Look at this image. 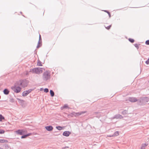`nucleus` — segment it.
Listing matches in <instances>:
<instances>
[{
    "mask_svg": "<svg viewBox=\"0 0 149 149\" xmlns=\"http://www.w3.org/2000/svg\"><path fill=\"white\" fill-rule=\"evenodd\" d=\"M29 82V81L26 79H21L17 81L15 84L24 88L27 87Z\"/></svg>",
    "mask_w": 149,
    "mask_h": 149,
    "instance_id": "obj_1",
    "label": "nucleus"
},
{
    "mask_svg": "<svg viewBox=\"0 0 149 149\" xmlns=\"http://www.w3.org/2000/svg\"><path fill=\"white\" fill-rule=\"evenodd\" d=\"M42 68H35L32 69H30L29 72H32L33 73H35L39 74L42 72Z\"/></svg>",
    "mask_w": 149,
    "mask_h": 149,
    "instance_id": "obj_2",
    "label": "nucleus"
},
{
    "mask_svg": "<svg viewBox=\"0 0 149 149\" xmlns=\"http://www.w3.org/2000/svg\"><path fill=\"white\" fill-rule=\"evenodd\" d=\"M43 79L44 81H47L50 78V73L47 71L44 72L42 76Z\"/></svg>",
    "mask_w": 149,
    "mask_h": 149,
    "instance_id": "obj_3",
    "label": "nucleus"
},
{
    "mask_svg": "<svg viewBox=\"0 0 149 149\" xmlns=\"http://www.w3.org/2000/svg\"><path fill=\"white\" fill-rule=\"evenodd\" d=\"M15 85H16L12 86L11 88L15 92L18 93L21 91L22 90V88L19 86H17V85L16 84Z\"/></svg>",
    "mask_w": 149,
    "mask_h": 149,
    "instance_id": "obj_4",
    "label": "nucleus"
},
{
    "mask_svg": "<svg viewBox=\"0 0 149 149\" xmlns=\"http://www.w3.org/2000/svg\"><path fill=\"white\" fill-rule=\"evenodd\" d=\"M33 89H29L28 90H26L24 91L22 93V95L23 96H26L29 93H30Z\"/></svg>",
    "mask_w": 149,
    "mask_h": 149,
    "instance_id": "obj_5",
    "label": "nucleus"
},
{
    "mask_svg": "<svg viewBox=\"0 0 149 149\" xmlns=\"http://www.w3.org/2000/svg\"><path fill=\"white\" fill-rule=\"evenodd\" d=\"M42 45V39L41 35L39 34V40L38 42V45L37 46V48H38L40 47Z\"/></svg>",
    "mask_w": 149,
    "mask_h": 149,
    "instance_id": "obj_6",
    "label": "nucleus"
},
{
    "mask_svg": "<svg viewBox=\"0 0 149 149\" xmlns=\"http://www.w3.org/2000/svg\"><path fill=\"white\" fill-rule=\"evenodd\" d=\"M16 132L17 134L21 135L24 134V131L23 130H18L16 131Z\"/></svg>",
    "mask_w": 149,
    "mask_h": 149,
    "instance_id": "obj_7",
    "label": "nucleus"
},
{
    "mask_svg": "<svg viewBox=\"0 0 149 149\" xmlns=\"http://www.w3.org/2000/svg\"><path fill=\"white\" fill-rule=\"evenodd\" d=\"M95 115H97L95 117L98 118H99L101 116H103L104 115L101 112H95Z\"/></svg>",
    "mask_w": 149,
    "mask_h": 149,
    "instance_id": "obj_8",
    "label": "nucleus"
},
{
    "mask_svg": "<svg viewBox=\"0 0 149 149\" xmlns=\"http://www.w3.org/2000/svg\"><path fill=\"white\" fill-rule=\"evenodd\" d=\"M45 128L48 131H52L53 129V127L51 125L46 126L45 127Z\"/></svg>",
    "mask_w": 149,
    "mask_h": 149,
    "instance_id": "obj_9",
    "label": "nucleus"
},
{
    "mask_svg": "<svg viewBox=\"0 0 149 149\" xmlns=\"http://www.w3.org/2000/svg\"><path fill=\"white\" fill-rule=\"evenodd\" d=\"M123 118V117L120 114H116L113 117V119H121Z\"/></svg>",
    "mask_w": 149,
    "mask_h": 149,
    "instance_id": "obj_10",
    "label": "nucleus"
},
{
    "mask_svg": "<svg viewBox=\"0 0 149 149\" xmlns=\"http://www.w3.org/2000/svg\"><path fill=\"white\" fill-rule=\"evenodd\" d=\"M129 100L130 101L132 102H135L137 101L136 97H130L129 98Z\"/></svg>",
    "mask_w": 149,
    "mask_h": 149,
    "instance_id": "obj_11",
    "label": "nucleus"
},
{
    "mask_svg": "<svg viewBox=\"0 0 149 149\" xmlns=\"http://www.w3.org/2000/svg\"><path fill=\"white\" fill-rule=\"evenodd\" d=\"M71 132L68 131L64 132L63 133V135L64 136L68 137L71 134Z\"/></svg>",
    "mask_w": 149,
    "mask_h": 149,
    "instance_id": "obj_12",
    "label": "nucleus"
},
{
    "mask_svg": "<svg viewBox=\"0 0 149 149\" xmlns=\"http://www.w3.org/2000/svg\"><path fill=\"white\" fill-rule=\"evenodd\" d=\"M17 99L18 100L19 103H20L21 105L23 106L24 104V103L25 102L24 100H23L20 99L18 98H17Z\"/></svg>",
    "mask_w": 149,
    "mask_h": 149,
    "instance_id": "obj_13",
    "label": "nucleus"
},
{
    "mask_svg": "<svg viewBox=\"0 0 149 149\" xmlns=\"http://www.w3.org/2000/svg\"><path fill=\"white\" fill-rule=\"evenodd\" d=\"M31 133H29L27 134L22 135L21 137L22 139L26 138L27 136L31 135Z\"/></svg>",
    "mask_w": 149,
    "mask_h": 149,
    "instance_id": "obj_14",
    "label": "nucleus"
},
{
    "mask_svg": "<svg viewBox=\"0 0 149 149\" xmlns=\"http://www.w3.org/2000/svg\"><path fill=\"white\" fill-rule=\"evenodd\" d=\"M3 92L4 94L6 95L8 94L10 92L9 91L7 88H5L3 90Z\"/></svg>",
    "mask_w": 149,
    "mask_h": 149,
    "instance_id": "obj_15",
    "label": "nucleus"
},
{
    "mask_svg": "<svg viewBox=\"0 0 149 149\" xmlns=\"http://www.w3.org/2000/svg\"><path fill=\"white\" fill-rule=\"evenodd\" d=\"M142 100L145 102H147L149 101V98L147 97H143L142 98Z\"/></svg>",
    "mask_w": 149,
    "mask_h": 149,
    "instance_id": "obj_16",
    "label": "nucleus"
},
{
    "mask_svg": "<svg viewBox=\"0 0 149 149\" xmlns=\"http://www.w3.org/2000/svg\"><path fill=\"white\" fill-rule=\"evenodd\" d=\"M148 145V144L146 143H142L141 145L140 149H145V147L147 146Z\"/></svg>",
    "mask_w": 149,
    "mask_h": 149,
    "instance_id": "obj_17",
    "label": "nucleus"
},
{
    "mask_svg": "<svg viewBox=\"0 0 149 149\" xmlns=\"http://www.w3.org/2000/svg\"><path fill=\"white\" fill-rule=\"evenodd\" d=\"M86 112V111H80L78 112L75 113L76 115L78 116H79L81 115L82 114L85 113Z\"/></svg>",
    "mask_w": 149,
    "mask_h": 149,
    "instance_id": "obj_18",
    "label": "nucleus"
},
{
    "mask_svg": "<svg viewBox=\"0 0 149 149\" xmlns=\"http://www.w3.org/2000/svg\"><path fill=\"white\" fill-rule=\"evenodd\" d=\"M8 141L7 140L4 139H0V143H7Z\"/></svg>",
    "mask_w": 149,
    "mask_h": 149,
    "instance_id": "obj_19",
    "label": "nucleus"
},
{
    "mask_svg": "<svg viewBox=\"0 0 149 149\" xmlns=\"http://www.w3.org/2000/svg\"><path fill=\"white\" fill-rule=\"evenodd\" d=\"M119 134V132L118 131H116L113 134L112 136H117Z\"/></svg>",
    "mask_w": 149,
    "mask_h": 149,
    "instance_id": "obj_20",
    "label": "nucleus"
},
{
    "mask_svg": "<svg viewBox=\"0 0 149 149\" xmlns=\"http://www.w3.org/2000/svg\"><path fill=\"white\" fill-rule=\"evenodd\" d=\"M50 95L51 97H53L54 95V92L52 90H50Z\"/></svg>",
    "mask_w": 149,
    "mask_h": 149,
    "instance_id": "obj_21",
    "label": "nucleus"
},
{
    "mask_svg": "<svg viewBox=\"0 0 149 149\" xmlns=\"http://www.w3.org/2000/svg\"><path fill=\"white\" fill-rule=\"evenodd\" d=\"M128 113V111L127 110H124L121 113L123 115H125L127 114Z\"/></svg>",
    "mask_w": 149,
    "mask_h": 149,
    "instance_id": "obj_22",
    "label": "nucleus"
},
{
    "mask_svg": "<svg viewBox=\"0 0 149 149\" xmlns=\"http://www.w3.org/2000/svg\"><path fill=\"white\" fill-rule=\"evenodd\" d=\"M56 128L59 130H61L63 129L62 127L61 126H58L56 127Z\"/></svg>",
    "mask_w": 149,
    "mask_h": 149,
    "instance_id": "obj_23",
    "label": "nucleus"
},
{
    "mask_svg": "<svg viewBox=\"0 0 149 149\" xmlns=\"http://www.w3.org/2000/svg\"><path fill=\"white\" fill-rule=\"evenodd\" d=\"M37 65L38 66H42V64L41 63V62L38 60V61L37 63Z\"/></svg>",
    "mask_w": 149,
    "mask_h": 149,
    "instance_id": "obj_24",
    "label": "nucleus"
},
{
    "mask_svg": "<svg viewBox=\"0 0 149 149\" xmlns=\"http://www.w3.org/2000/svg\"><path fill=\"white\" fill-rule=\"evenodd\" d=\"M128 40L130 42L132 43H133L134 41V39L131 38H129Z\"/></svg>",
    "mask_w": 149,
    "mask_h": 149,
    "instance_id": "obj_25",
    "label": "nucleus"
},
{
    "mask_svg": "<svg viewBox=\"0 0 149 149\" xmlns=\"http://www.w3.org/2000/svg\"><path fill=\"white\" fill-rule=\"evenodd\" d=\"M4 119V118L1 114H0V121H1L2 120Z\"/></svg>",
    "mask_w": 149,
    "mask_h": 149,
    "instance_id": "obj_26",
    "label": "nucleus"
},
{
    "mask_svg": "<svg viewBox=\"0 0 149 149\" xmlns=\"http://www.w3.org/2000/svg\"><path fill=\"white\" fill-rule=\"evenodd\" d=\"M63 108H65V109H67V108L69 109V107H68V105L67 104H64L63 107Z\"/></svg>",
    "mask_w": 149,
    "mask_h": 149,
    "instance_id": "obj_27",
    "label": "nucleus"
},
{
    "mask_svg": "<svg viewBox=\"0 0 149 149\" xmlns=\"http://www.w3.org/2000/svg\"><path fill=\"white\" fill-rule=\"evenodd\" d=\"M44 92L46 93H47L49 92V89L47 88H45L44 89Z\"/></svg>",
    "mask_w": 149,
    "mask_h": 149,
    "instance_id": "obj_28",
    "label": "nucleus"
},
{
    "mask_svg": "<svg viewBox=\"0 0 149 149\" xmlns=\"http://www.w3.org/2000/svg\"><path fill=\"white\" fill-rule=\"evenodd\" d=\"M5 132V131L1 129H0V134H3Z\"/></svg>",
    "mask_w": 149,
    "mask_h": 149,
    "instance_id": "obj_29",
    "label": "nucleus"
},
{
    "mask_svg": "<svg viewBox=\"0 0 149 149\" xmlns=\"http://www.w3.org/2000/svg\"><path fill=\"white\" fill-rule=\"evenodd\" d=\"M134 46L137 48V49H138L139 48V47L138 45L137 44H134Z\"/></svg>",
    "mask_w": 149,
    "mask_h": 149,
    "instance_id": "obj_30",
    "label": "nucleus"
},
{
    "mask_svg": "<svg viewBox=\"0 0 149 149\" xmlns=\"http://www.w3.org/2000/svg\"><path fill=\"white\" fill-rule=\"evenodd\" d=\"M4 146H5L6 148H9L8 145L7 144H4Z\"/></svg>",
    "mask_w": 149,
    "mask_h": 149,
    "instance_id": "obj_31",
    "label": "nucleus"
},
{
    "mask_svg": "<svg viewBox=\"0 0 149 149\" xmlns=\"http://www.w3.org/2000/svg\"><path fill=\"white\" fill-rule=\"evenodd\" d=\"M145 63L147 65L149 64V58H148V60L146 61Z\"/></svg>",
    "mask_w": 149,
    "mask_h": 149,
    "instance_id": "obj_32",
    "label": "nucleus"
},
{
    "mask_svg": "<svg viewBox=\"0 0 149 149\" xmlns=\"http://www.w3.org/2000/svg\"><path fill=\"white\" fill-rule=\"evenodd\" d=\"M111 26V25H110L106 28L107 29L109 30V29H110Z\"/></svg>",
    "mask_w": 149,
    "mask_h": 149,
    "instance_id": "obj_33",
    "label": "nucleus"
},
{
    "mask_svg": "<svg viewBox=\"0 0 149 149\" xmlns=\"http://www.w3.org/2000/svg\"><path fill=\"white\" fill-rule=\"evenodd\" d=\"M145 44L147 45H149V40H147L146 41Z\"/></svg>",
    "mask_w": 149,
    "mask_h": 149,
    "instance_id": "obj_34",
    "label": "nucleus"
},
{
    "mask_svg": "<svg viewBox=\"0 0 149 149\" xmlns=\"http://www.w3.org/2000/svg\"><path fill=\"white\" fill-rule=\"evenodd\" d=\"M10 102H15L14 99L13 98H12L10 99Z\"/></svg>",
    "mask_w": 149,
    "mask_h": 149,
    "instance_id": "obj_35",
    "label": "nucleus"
},
{
    "mask_svg": "<svg viewBox=\"0 0 149 149\" xmlns=\"http://www.w3.org/2000/svg\"><path fill=\"white\" fill-rule=\"evenodd\" d=\"M104 11L105 12L107 13L108 14L109 13V12L108 10H104Z\"/></svg>",
    "mask_w": 149,
    "mask_h": 149,
    "instance_id": "obj_36",
    "label": "nucleus"
},
{
    "mask_svg": "<svg viewBox=\"0 0 149 149\" xmlns=\"http://www.w3.org/2000/svg\"><path fill=\"white\" fill-rule=\"evenodd\" d=\"M108 14L109 15V17L110 18L111 17L110 13V12H109V13H108Z\"/></svg>",
    "mask_w": 149,
    "mask_h": 149,
    "instance_id": "obj_37",
    "label": "nucleus"
},
{
    "mask_svg": "<svg viewBox=\"0 0 149 149\" xmlns=\"http://www.w3.org/2000/svg\"><path fill=\"white\" fill-rule=\"evenodd\" d=\"M26 75H29V72L28 71H26Z\"/></svg>",
    "mask_w": 149,
    "mask_h": 149,
    "instance_id": "obj_38",
    "label": "nucleus"
},
{
    "mask_svg": "<svg viewBox=\"0 0 149 149\" xmlns=\"http://www.w3.org/2000/svg\"><path fill=\"white\" fill-rule=\"evenodd\" d=\"M113 136V134L112 135H108V136H107L109 137H112L113 136Z\"/></svg>",
    "mask_w": 149,
    "mask_h": 149,
    "instance_id": "obj_39",
    "label": "nucleus"
},
{
    "mask_svg": "<svg viewBox=\"0 0 149 149\" xmlns=\"http://www.w3.org/2000/svg\"><path fill=\"white\" fill-rule=\"evenodd\" d=\"M42 88H40V91H41V90H42Z\"/></svg>",
    "mask_w": 149,
    "mask_h": 149,
    "instance_id": "obj_40",
    "label": "nucleus"
},
{
    "mask_svg": "<svg viewBox=\"0 0 149 149\" xmlns=\"http://www.w3.org/2000/svg\"><path fill=\"white\" fill-rule=\"evenodd\" d=\"M42 88H40V91H41V90H42Z\"/></svg>",
    "mask_w": 149,
    "mask_h": 149,
    "instance_id": "obj_41",
    "label": "nucleus"
},
{
    "mask_svg": "<svg viewBox=\"0 0 149 149\" xmlns=\"http://www.w3.org/2000/svg\"><path fill=\"white\" fill-rule=\"evenodd\" d=\"M20 13H22V12H20Z\"/></svg>",
    "mask_w": 149,
    "mask_h": 149,
    "instance_id": "obj_42",
    "label": "nucleus"
},
{
    "mask_svg": "<svg viewBox=\"0 0 149 149\" xmlns=\"http://www.w3.org/2000/svg\"><path fill=\"white\" fill-rule=\"evenodd\" d=\"M149 83V81H148Z\"/></svg>",
    "mask_w": 149,
    "mask_h": 149,
    "instance_id": "obj_43",
    "label": "nucleus"
}]
</instances>
